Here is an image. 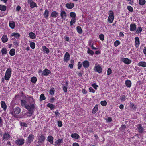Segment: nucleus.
I'll use <instances>...</instances> for the list:
<instances>
[{
	"instance_id": "1",
	"label": "nucleus",
	"mask_w": 146,
	"mask_h": 146,
	"mask_svg": "<svg viewBox=\"0 0 146 146\" xmlns=\"http://www.w3.org/2000/svg\"><path fill=\"white\" fill-rule=\"evenodd\" d=\"M21 112V109L18 107H15L10 111V113L15 118L18 117V115Z\"/></svg>"
},
{
	"instance_id": "2",
	"label": "nucleus",
	"mask_w": 146,
	"mask_h": 146,
	"mask_svg": "<svg viewBox=\"0 0 146 146\" xmlns=\"http://www.w3.org/2000/svg\"><path fill=\"white\" fill-rule=\"evenodd\" d=\"M12 74V69L10 67L7 69L4 76L5 79L6 80H9Z\"/></svg>"
},
{
	"instance_id": "3",
	"label": "nucleus",
	"mask_w": 146,
	"mask_h": 146,
	"mask_svg": "<svg viewBox=\"0 0 146 146\" xmlns=\"http://www.w3.org/2000/svg\"><path fill=\"white\" fill-rule=\"evenodd\" d=\"M109 16L108 19V21L110 23H112L113 21L114 18V14L113 11L112 10H110L109 12Z\"/></svg>"
},
{
	"instance_id": "4",
	"label": "nucleus",
	"mask_w": 146,
	"mask_h": 146,
	"mask_svg": "<svg viewBox=\"0 0 146 146\" xmlns=\"http://www.w3.org/2000/svg\"><path fill=\"white\" fill-rule=\"evenodd\" d=\"M34 137V136L33 134H30L26 139V143L27 145H30L33 142Z\"/></svg>"
},
{
	"instance_id": "5",
	"label": "nucleus",
	"mask_w": 146,
	"mask_h": 146,
	"mask_svg": "<svg viewBox=\"0 0 146 146\" xmlns=\"http://www.w3.org/2000/svg\"><path fill=\"white\" fill-rule=\"evenodd\" d=\"M46 137L43 134H42L41 136H39L38 137V143L39 145L41 143H44L45 139Z\"/></svg>"
},
{
	"instance_id": "6",
	"label": "nucleus",
	"mask_w": 146,
	"mask_h": 146,
	"mask_svg": "<svg viewBox=\"0 0 146 146\" xmlns=\"http://www.w3.org/2000/svg\"><path fill=\"white\" fill-rule=\"evenodd\" d=\"M15 143L18 145L21 146L23 145L24 143V139L23 137L16 140Z\"/></svg>"
},
{
	"instance_id": "7",
	"label": "nucleus",
	"mask_w": 146,
	"mask_h": 146,
	"mask_svg": "<svg viewBox=\"0 0 146 146\" xmlns=\"http://www.w3.org/2000/svg\"><path fill=\"white\" fill-rule=\"evenodd\" d=\"M70 59V55L68 52H66L64 56V61L67 62H68Z\"/></svg>"
},
{
	"instance_id": "8",
	"label": "nucleus",
	"mask_w": 146,
	"mask_h": 146,
	"mask_svg": "<svg viewBox=\"0 0 146 146\" xmlns=\"http://www.w3.org/2000/svg\"><path fill=\"white\" fill-rule=\"evenodd\" d=\"M137 128L138 130V132L140 134H142L144 132V129L142 126L141 125L139 124L137 125Z\"/></svg>"
},
{
	"instance_id": "9",
	"label": "nucleus",
	"mask_w": 146,
	"mask_h": 146,
	"mask_svg": "<svg viewBox=\"0 0 146 146\" xmlns=\"http://www.w3.org/2000/svg\"><path fill=\"white\" fill-rule=\"evenodd\" d=\"M94 70L99 73H101L102 72V68L99 65L96 66H96L94 67Z\"/></svg>"
},
{
	"instance_id": "10",
	"label": "nucleus",
	"mask_w": 146,
	"mask_h": 146,
	"mask_svg": "<svg viewBox=\"0 0 146 146\" xmlns=\"http://www.w3.org/2000/svg\"><path fill=\"white\" fill-rule=\"evenodd\" d=\"M134 39L135 42V46L136 48H138L140 43L139 38L138 37H136Z\"/></svg>"
},
{
	"instance_id": "11",
	"label": "nucleus",
	"mask_w": 146,
	"mask_h": 146,
	"mask_svg": "<svg viewBox=\"0 0 146 146\" xmlns=\"http://www.w3.org/2000/svg\"><path fill=\"white\" fill-rule=\"evenodd\" d=\"M51 73V71L47 69H45L42 72V75L43 76H47Z\"/></svg>"
},
{
	"instance_id": "12",
	"label": "nucleus",
	"mask_w": 146,
	"mask_h": 146,
	"mask_svg": "<svg viewBox=\"0 0 146 146\" xmlns=\"http://www.w3.org/2000/svg\"><path fill=\"white\" fill-rule=\"evenodd\" d=\"M122 61L126 64H129L131 62V60L127 58H125L122 59Z\"/></svg>"
},
{
	"instance_id": "13",
	"label": "nucleus",
	"mask_w": 146,
	"mask_h": 146,
	"mask_svg": "<svg viewBox=\"0 0 146 146\" xmlns=\"http://www.w3.org/2000/svg\"><path fill=\"white\" fill-rule=\"evenodd\" d=\"M27 98L28 99L30 104H35V100L33 96H27Z\"/></svg>"
},
{
	"instance_id": "14",
	"label": "nucleus",
	"mask_w": 146,
	"mask_h": 146,
	"mask_svg": "<svg viewBox=\"0 0 146 146\" xmlns=\"http://www.w3.org/2000/svg\"><path fill=\"white\" fill-rule=\"evenodd\" d=\"M136 25L135 23H131L130 25V30L134 31L136 29Z\"/></svg>"
},
{
	"instance_id": "15",
	"label": "nucleus",
	"mask_w": 146,
	"mask_h": 146,
	"mask_svg": "<svg viewBox=\"0 0 146 146\" xmlns=\"http://www.w3.org/2000/svg\"><path fill=\"white\" fill-rule=\"evenodd\" d=\"M83 66L85 68H88L90 66L89 62L88 61L84 60L82 62Z\"/></svg>"
},
{
	"instance_id": "16",
	"label": "nucleus",
	"mask_w": 146,
	"mask_h": 146,
	"mask_svg": "<svg viewBox=\"0 0 146 146\" xmlns=\"http://www.w3.org/2000/svg\"><path fill=\"white\" fill-rule=\"evenodd\" d=\"M1 105L3 110L5 111L7 110V106L5 102L4 101H1Z\"/></svg>"
},
{
	"instance_id": "17",
	"label": "nucleus",
	"mask_w": 146,
	"mask_h": 146,
	"mask_svg": "<svg viewBox=\"0 0 146 146\" xmlns=\"http://www.w3.org/2000/svg\"><path fill=\"white\" fill-rule=\"evenodd\" d=\"M60 16L62 19L65 20L67 17L66 12L64 11H61L60 12Z\"/></svg>"
},
{
	"instance_id": "18",
	"label": "nucleus",
	"mask_w": 146,
	"mask_h": 146,
	"mask_svg": "<svg viewBox=\"0 0 146 146\" xmlns=\"http://www.w3.org/2000/svg\"><path fill=\"white\" fill-rule=\"evenodd\" d=\"M74 4L71 2H69L66 4V7L67 9H71L74 7Z\"/></svg>"
},
{
	"instance_id": "19",
	"label": "nucleus",
	"mask_w": 146,
	"mask_h": 146,
	"mask_svg": "<svg viewBox=\"0 0 146 146\" xmlns=\"http://www.w3.org/2000/svg\"><path fill=\"white\" fill-rule=\"evenodd\" d=\"M1 40L3 43L7 42L8 40L7 36L6 35H4L2 37Z\"/></svg>"
},
{
	"instance_id": "20",
	"label": "nucleus",
	"mask_w": 146,
	"mask_h": 146,
	"mask_svg": "<svg viewBox=\"0 0 146 146\" xmlns=\"http://www.w3.org/2000/svg\"><path fill=\"white\" fill-rule=\"evenodd\" d=\"M11 137L10 135L8 132L5 133L3 134V139L8 140Z\"/></svg>"
},
{
	"instance_id": "21",
	"label": "nucleus",
	"mask_w": 146,
	"mask_h": 146,
	"mask_svg": "<svg viewBox=\"0 0 146 146\" xmlns=\"http://www.w3.org/2000/svg\"><path fill=\"white\" fill-rule=\"evenodd\" d=\"M125 84L127 87L128 88H130L131 86V82L130 80H126Z\"/></svg>"
},
{
	"instance_id": "22",
	"label": "nucleus",
	"mask_w": 146,
	"mask_h": 146,
	"mask_svg": "<svg viewBox=\"0 0 146 146\" xmlns=\"http://www.w3.org/2000/svg\"><path fill=\"white\" fill-rule=\"evenodd\" d=\"M63 143V139H59L56 141L55 143V145L56 146L57 145H60L61 143Z\"/></svg>"
},
{
	"instance_id": "23",
	"label": "nucleus",
	"mask_w": 146,
	"mask_h": 146,
	"mask_svg": "<svg viewBox=\"0 0 146 146\" xmlns=\"http://www.w3.org/2000/svg\"><path fill=\"white\" fill-rule=\"evenodd\" d=\"M43 52L47 54H48L50 52L49 49L47 48L45 46H42V47Z\"/></svg>"
},
{
	"instance_id": "24",
	"label": "nucleus",
	"mask_w": 146,
	"mask_h": 146,
	"mask_svg": "<svg viewBox=\"0 0 146 146\" xmlns=\"http://www.w3.org/2000/svg\"><path fill=\"white\" fill-rule=\"evenodd\" d=\"M29 35L30 38L32 39H35L36 38L35 34L32 32H30L29 33Z\"/></svg>"
},
{
	"instance_id": "25",
	"label": "nucleus",
	"mask_w": 146,
	"mask_h": 146,
	"mask_svg": "<svg viewBox=\"0 0 146 146\" xmlns=\"http://www.w3.org/2000/svg\"><path fill=\"white\" fill-rule=\"evenodd\" d=\"M138 65L143 67H146V62L144 61L139 62L138 64Z\"/></svg>"
},
{
	"instance_id": "26",
	"label": "nucleus",
	"mask_w": 146,
	"mask_h": 146,
	"mask_svg": "<svg viewBox=\"0 0 146 146\" xmlns=\"http://www.w3.org/2000/svg\"><path fill=\"white\" fill-rule=\"evenodd\" d=\"M58 15V13L56 11H53L51 14V16L53 18H56L57 17Z\"/></svg>"
},
{
	"instance_id": "27",
	"label": "nucleus",
	"mask_w": 146,
	"mask_h": 146,
	"mask_svg": "<svg viewBox=\"0 0 146 146\" xmlns=\"http://www.w3.org/2000/svg\"><path fill=\"white\" fill-rule=\"evenodd\" d=\"M98 104L96 105L92 110V113L93 114H95L98 110Z\"/></svg>"
},
{
	"instance_id": "28",
	"label": "nucleus",
	"mask_w": 146,
	"mask_h": 146,
	"mask_svg": "<svg viewBox=\"0 0 146 146\" xmlns=\"http://www.w3.org/2000/svg\"><path fill=\"white\" fill-rule=\"evenodd\" d=\"M53 137L51 135L49 136L48 137V141H49L50 144H53Z\"/></svg>"
},
{
	"instance_id": "29",
	"label": "nucleus",
	"mask_w": 146,
	"mask_h": 146,
	"mask_svg": "<svg viewBox=\"0 0 146 146\" xmlns=\"http://www.w3.org/2000/svg\"><path fill=\"white\" fill-rule=\"evenodd\" d=\"M71 137L73 138L78 139L80 138L79 135L77 133H72L71 135Z\"/></svg>"
},
{
	"instance_id": "30",
	"label": "nucleus",
	"mask_w": 146,
	"mask_h": 146,
	"mask_svg": "<svg viewBox=\"0 0 146 146\" xmlns=\"http://www.w3.org/2000/svg\"><path fill=\"white\" fill-rule=\"evenodd\" d=\"M9 27L11 28L12 29L14 28L15 25V24L14 21H9Z\"/></svg>"
},
{
	"instance_id": "31",
	"label": "nucleus",
	"mask_w": 146,
	"mask_h": 146,
	"mask_svg": "<svg viewBox=\"0 0 146 146\" xmlns=\"http://www.w3.org/2000/svg\"><path fill=\"white\" fill-rule=\"evenodd\" d=\"M11 36H14L15 38H19L20 36V34L18 33L14 32L11 34Z\"/></svg>"
},
{
	"instance_id": "32",
	"label": "nucleus",
	"mask_w": 146,
	"mask_h": 146,
	"mask_svg": "<svg viewBox=\"0 0 146 146\" xmlns=\"http://www.w3.org/2000/svg\"><path fill=\"white\" fill-rule=\"evenodd\" d=\"M49 14V11L46 9L45 10L43 14L44 17L46 19L48 18V15Z\"/></svg>"
},
{
	"instance_id": "33",
	"label": "nucleus",
	"mask_w": 146,
	"mask_h": 146,
	"mask_svg": "<svg viewBox=\"0 0 146 146\" xmlns=\"http://www.w3.org/2000/svg\"><path fill=\"white\" fill-rule=\"evenodd\" d=\"M15 50L14 48L11 49L9 52V54L11 56H13L15 54Z\"/></svg>"
},
{
	"instance_id": "34",
	"label": "nucleus",
	"mask_w": 146,
	"mask_h": 146,
	"mask_svg": "<svg viewBox=\"0 0 146 146\" xmlns=\"http://www.w3.org/2000/svg\"><path fill=\"white\" fill-rule=\"evenodd\" d=\"M77 32L79 34H81L82 33V30L81 27L78 26L76 27Z\"/></svg>"
},
{
	"instance_id": "35",
	"label": "nucleus",
	"mask_w": 146,
	"mask_h": 146,
	"mask_svg": "<svg viewBox=\"0 0 146 146\" xmlns=\"http://www.w3.org/2000/svg\"><path fill=\"white\" fill-rule=\"evenodd\" d=\"M30 6L32 8L37 7V5L36 3L33 1H32L31 3H30Z\"/></svg>"
},
{
	"instance_id": "36",
	"label": "nucleus",
	"mask_w": 146,
	"mask_h": 146,
	"mask_svg": "<svg viewBox=\"0 0 146 146\" xmlns=\"http://www.w3.org/2000/svg\"><path fill=\"white\" fill-rule=\"evenodd\" d=\"M130 107L134 110H135L137 109V107L136 106L134 105L133 103H130Z\"/></svg>"
},
{
	"instance_id": "37",
	"label": "nucleus",
	"mask_w": 146,
	"mask_h": 146,
	"mask_svg": "<svg viewBox=\"0 0 146 146\" xmlns=\"http://www.w3.org/2000/svg\"><path fill=\"white\" fill-rule=\"evenodd\" d=\"M37 78L36 77H32L31 80V82L33 83H35L37 81Z\"/></svg>"
},
{
	"instance_id": "38",
	"label": "nucleus",
	"mask_w": 146,
	"mask_h": 146,
	"mask_svg": "<svg viewBox=\"0 0 146 146\" xmlns=\"http://www.w3.org/2000/svg\"><path fill=\"white\" fill-rule=\"evenodd\" d=\"M88 50L87 51V53L91 55H93L94 54V52L92 50L90 49L89 48H87Z\"/></svg>"
},
{
	"instance_id": "39",
	"label": "nucleus",
	"mask_w": 146,
	"mask_h": 146,
	"mask_svg": "<svg viewBox=\"0 0 146 146\" xmlns=\"http://www.w3.org/2000/svg\"><path fill=\"white\" fill-rule=\"evenodd\" d=\"M1 52L2 55L6 54L7 52V49L5 48H3L1 49Z\"/></svg>"
},
{
	"instance_id": "40",
	"label": "nucleus",
	"mask_w": 146,
	"mask_h": 146,
	"mask_svg": "<svg viewBox=\"0 0 146 146\" xmlns=\"http://www.w3.org/2000/svg\"><path fill=\"white\" fill-rule=\"evenodd\" d=\"M6 9V6L0 5V10L2 11H5Z\"/></svg>"
},
{
	"instance_id": "41",
	"label": "nucleus",
	"mask_w": 146,
	"mask_h": 146,
	"mask_svg": "<svg viewBox=\"0 0 146 146\" xmlns=\"http://www.w3.org/2000/svg\"><path fill=\"white\" fill-rule=\"evenodd\" d=\"M145 0H139V3L140 5H144L146 3Z\"/></svg>"
},
{
	"instance_id": "42",
	"label": "nucleus",
	"mask_w": 146,
	"mask_h": 146,
	"mask_svg": "<svg viewBox=\"0 0 146 146\" xmlns=\"http://www.w3.org/2000/svg\"><path fill=\"white\" fill-rule=\"evenodd\" d=\"M30 45L31 48L33 49H34L35 48V44L34 42H31L30 44Z\"/></svg>"
},
{
	"instance_id": "43",
	"label": "nucleus",
	"mask_w": 146,
	"mask_h": 146,
	"mask_svg": "<svg viewBox=\"0 0 146 146\" xmlns=\"http://www.w3.org/2000/svg\"><path fill=\"white\" fill-rule=\"evenodd\" d=\"M55 90L54 88H52L50 89L49 91V93L52 95H53L54 94Z\"/></svg>"
},
{
	"instance_id": "44",
	"label": "nucleus",
	"mask_w": 146,
	"mask_h": 146,
	"mask_svg": "<svg viewBox=\"0 0 146 146\" xmlns=\"http://www.w3.org/2000/svg\"><path fill=\"white\" fill-rule=\"evenodd\" d=\"M70 16L72 18H76V15L75 13L73 12H70Z\"/></svg>"
},
{
	"instance_id": "45",
	"label": "nucleus",
	"mask_w": 146,
	"mask_h": 146,
	"mask_svg": "<svg viewBox=\"0 0 146 146\" xmlns=\"http://www.w3.org/2000/svg\"><path fill=\"white\" fill-rule=\"evenodd\" d=\"M27 102L26 101L24 100H21V106H25L26 105Z\"/></svg>"
},
{
	"instance_id": "46",
	"label": "nucleus",
	"mask_w": 146,
	"mask_h": 146,
	"mask_svg": "<svg viewBox=\"0 0 146 146\" xmlns=\"http://www.w3.org/2000/svg\"><path fill=\"white\" fill-rule=\"evenodd\" d=\"M46 97L43 94H42L40 96V101H42L45 100Z\"/></svg>"
},
{
	"instance_id": "47",
	"label": "nucleus",
	"mask_w": 146,
	"mask_h": 146,
	"mask_svg": "<svg viewBox=\"0 0 146 146\" xmlns=\"http://www.w3.org/2000/svg\"><path fill=\"white\" fill-rule=\"evenodd\" d=\"M47 106L51 110H52L54 109V105L50 103H48L47 105Z\"/></svg>"
},
{
	"instance_id": "48",
	"label": "nucleus",
	"mask_w": 146,
	"mask_h": 146,
	"mask_svg": "<svg viewBox=\"0 0 146 146\" xmlns=\"http://www.w3.org/2000/svg\"><path fill=\"white\" fill-rule=\"evenodd\" d=\"M76 21V18H72L70 21V26H72L74 23H75Z\"/></svg>"
},
{
	"instance_id": "49",
	"label": "nucleus",
	"mask_w": 146,
	"mask_h": 146,
	"mask_svg": "<svg viewBox=\"0 0 146 146\" xmlns=\"http://www.w3.org/2000/svg\"><path fill=\"white\" fill-rule=\"evenodd\" d=\"M66 86H64L63 87L64 91L65 92H67V90L68 88L67 86H68V83L67 81L66 82Z\"/></svg>"
},
{
	"instance_id": "50",
	"label": "nucleus",
	"mask_w": 146,
	"mask_h": 146,
	"mask_svg": "<svg viewBox=\"0 0 146 146\" xmlns=\"http://www.w3.org/2000/svg\"><path fill=\"white\" fill-rule=\"evenodd\" d=\"M126 125H122L120 128V129L122 132L124 131L125 130Z\"/></svg>"
},
{
	"instance_id": "51",
	"label": "nucleus",
	"mask_w": 146,
	"mask_h": 146,
	"mask_svg": "<svg viewBox=\"0 0 146 146\" xmlns=\"http://www.w3.org/2000/svg\"><path fill=\"white\" fill-rule=\"evenodd\" d=\"M121 42L119 40H117L115 41L114 43V45L115 47H117L118 46L120 45Z\"/></svg>"
},
{
	"instance_id": "52",
	"label": "nucleus",
	"mask_w": 146,
	"mask_h": 146,
	"mask_svg": "<svg viewBox=\"0 0 146 146\" xmlns=\"http://www.w3.org/2000/svg\"><path fill=\"white\" fill-rule=\"evenodd\" d=\"M142 31V28L141 27H138L137 29L136 30V33H141Z\"/></svg>"
},
{
	"instance_id": "53",
	"label": "nucleus",
	"mask_w": 146,
	"mask_h": 146,
	"mask_svg": "<svg viewBox=\"0 0 146 146\" xmlns=\"http://www.w3.org/2000/svg\"><path fill=\"white\" fill-rule=\"evenodd\" d=\"M127 9L130 12L133 11V7L131 6H128L127 7Z\"/></svg>"
},
{
	"instance_id": "54",
	"label": "nucleus",
	"mask_w": 146,
	"mask_h": 146,
	"mask_svg": "<svg viewBox=\"0 0 146 146\" xmlns=\"http://www.w3.org/2000/svg\"><path fill=\"white\" fill-rule=\"evenodd\" d=\"M126 96L125 95H123L120 98V99L121 101H124L125 100Z\"/></svg>"
},
{
	"instance_id": "55",
	"label": "nucleus",
	"mask_w": 146,
	"mask_h": 146,
	"mask_svg": "<svg viewBox=\"0 0 146 146\" xmlns=\"http://www.w3.org/2000/svg\"><path fill=\"white\" fill-rule=\"evenodd\" d=\"M100 104L102 106H105L107 104V102L105 100L101 101L100 102Z\"/></svg>"
},
{
	"instance_id": "56",
	"label": "nucleus",
	"mask_w": 146,
	"mask_h": 146,
	"mask_svg": "<svg viewBox=\"0 0 146 146\" xmlns=\"http://www.w3.org/2000/svg\"><path fill=\"white\" fill-rule=\"evenodd\" d=\"M35 104H30V110L31 111H33V110H34V108L35 107Z\"/></svg>"
},
{
	"instance_id": "57",
	"label": "nucleus",
	"mask_w": 146,
	"mask_h": 146,
	"mask_svg": "<svg viewBox=\"0 0 146 146\" xmlns=\"http://www.w3.org/2000/svg\"><path fill=\"white\" fill-rule=\"evenodd\" d=\"M99 39L101 40L102 41H103L104 40V35L103 34H100L99 36Z\"/></svg>"
},
{
	"instance_id": "58",
	"label": "nucleus",
	"mask_w": 146,
	"mask_h": 146,
	"mask_svg": "<svg viewBox=\"0 0 146 146\" xmlns=\"http://www.w3.org/2000/svg\"><path fill=\"white\" fill-rule=\"evenodd\" d=\"M82 66V62H79L78 63V69H80L81 68Z\"/></svg>"
},
{
	"instance_id": "59",
	"label": "nucleus",
	"mask_w": 146,
	"mask_h": 146,
	"mask_svg": "<svg viewBox=\"0 0 146 146\" xmlns=\"http://www.w3.org/2000/svg\"><path fill=\"white\" fill-rule=\"evenodd\" d=\"M108 75H110L112 73V70L110 68H109L107 71Z\"/></svg>"
},
{
	"instance_id": "60",
	"label": "nucleus",
	"mask_w": 146,
	"mask_h": 146,
	"mask_svg": "<svg viewBox=\"0 0 146 146\" xmlns=\"http://www.w3.org/2000/svg\"><path fill=\"white\" fill-rule=\"evenodd\" d=\"M92 86L93 87V88L95 89V90H96L97 89V87H98V86L96 85V83H93V84Z\"/></svg>"
},
{
	"instance_id": "61",
	"label": "nucleus",
	"mask_w": 146,
	"mask_h": 146,
	"mask_svg": "<svg viewBox=\"0 0 146 146\" xmlns=\"http://www.w3.org/2000/svg\"><path fill=\"white\" fill-rule=\"evenodd\" d=\"M13 43L15 45H16L17 47L19 45V42L17 41H14L13 42Z\"/></svg>"
},
{
	"instance_id": "62",
	"label": "nucleus",
	"mask_w": 146,
	"mask_h": 146,
	"mask_svg": "<svg viewBox=\"0 0 146 146\" xmlns=\"http://www.w3.org/2000/svg\"><path fill=\"white\" fill-rule=\"evenodd\" d=\"M127 1L129 2V4L131 5H133L134 4V1L133 0H126Z\"/></svg>"
},
{
	"instance_id": "63",
	"label": "nucleus",
	"mask_w": 146,
	"mask_h": 146,
	"mask_svg": "<svg viewBox=\"0 0 146 146\" xmlns=\"http://www.w3.org/2000/svg\"><path fill=\"white\" fill-rule=\"evenodd\" d=\"M58 125L59 127H61L62 125V122L60 121H58Z\"/></svg>"
},
{
	"instance_id": "64",
	"label": "nucleus",
	"mask_w": 146,
	"mask_h": 146,
	"mask_svg": "<svg viewBox=\"0 0 146 146\" xmlns=\"http://www.w3.org/2000/svg\"><path fill=\"white\" fill-rule=\"evenodd\" d=\"M25 108L27 109L28 111H31L30 106L29 105H26L24 106Z\"/></svg>"
}]
</instances>
